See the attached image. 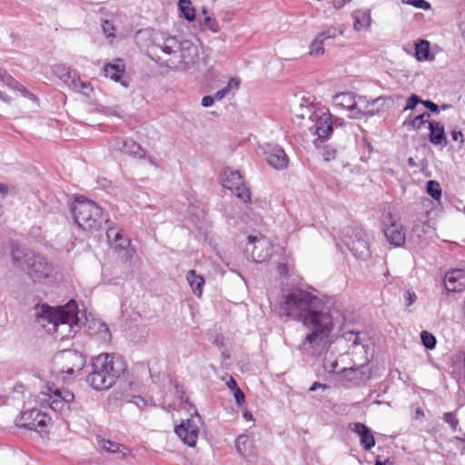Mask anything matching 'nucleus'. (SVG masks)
Returning a JSON list of instances; mask_svg holds the SVG:
<instances>
[{
    "mask_svg": "<svg viewBox=\"0 0 465 465\" xmlns=\"http://www.w3.org/2000/svg\"><path fill=\"white\" fill-rule=\"evenodd\" d=\"M312 121L315 123L316 134L322 139L327 138L333 130L331 116L329 113H315L312 115Z\"/></svg>",
    "mask_w": 465,
    "mask_h": 465,
    "instance_id": "nucleus-20",
    "label": "nucleus"
},
{
    "mask_svg": "<svg viewBox=\"0 0 465 465\" xmlns=\"http://www.w3.org/2000/svg\"><path fill=\"white\" fill-rule=\"evenodd\" d=\"M204 25L213 33H218L220 30L217 21L213 20L211 17L206 16L204 18Z\"/></svg>",
    "mask_w": 465,
    "mask_h": 465,
    "instance_id": "nucleus-50",
    "label": "nucleus"
},
{
    "mask_svg": "<svg viewBox=\"0 0 465 465\" xmlns=\"http://www.w3.org/2000/svg\"><path fill=\"white\" fill-rule=\"evenodd\" d=\"M403 4L411 5L416 8H420L422 10L430 9V5L429 2L425 0H401Z\"/></svg>",
    "mask_w": 465,
    "mask_h": 465,
    "instance_id": "nucleus-45",
    "label": "nucleus"
},
{
    "mask_svg": "<svg viewBox=\"0 0 465 465\" xmlns=\"http://www.w3.org/2000/svg\"><path fill=\"white\" fill-rule=\"evenodd\" d=\"M344 243L357 258L364 260L370 256L369 242L363 232L353 231L351 235L344 239Z\"/></svg>",
    "mask_w": 465,
    "mask_h": 465,
    "instance_id": "nucleus-16",
    "label": "nucleus"
},
{
    "mask_svg": "<svg viewBox=\"0 0 465 465\" xmlns=\"http://www.w3.org/2000/svg\"><path fill=\"white\" fill-rule=\"evenodd\" d=\"M46 392L48 396V402L52 410L58 412L70 411V404L74 400V395L68 390L54 388V386L47 385Z\"/></svg>",
    "mask_w": 465,
    "mask_h": 465,
    "instance_id": "nucleus-11",
    "label": "nucleus"
},
{
    "mask_svg": "<svg viewBox=\"0 0 465 465\" xmlns=\"http://www.w3.org/2000/svg\"><path fill=\"white\" fill-rule=\"evenodd\" d=\"M38 322L47 332L64 339L77 331L78 310L75 302L58 308L47 307L39 315Z\"/></svg>",
    "mask_w": 465,
    "mask_h": 465,
    "instance_id": "nucleus-3",
    "label": "nucleus"
},
{
    "mask_svg": "<svg viewBox=\"0 0 465 465\" xmlns=\"http://www.w3.org/2000/svg\"><path fill=\"white\" fill-rule=\"evenodd\" d=\"M350 429L359 435L360 443L366 450H370L375 445V439L369 427L361 422H355L349 425Z\"/></svg>",
    "mask_w": 465,
    "mask_h": 465,
    "instance_id": "nucleus-21",
    "label": "nucleus"
},
{
    "mask_svg": "<svg viewBox=\"0 0 465 465\" xmlns=\"http://www.w3.org/2000/svg\"><path fill=\"white\" fill-rule=\"evenodd\" d=\"M426 191L428 194H430L436 201H439L441 197L440 184L434 180H430L427 183Z\"/></svg>",
    "mask_w": 465,
    "mask_h": 465,
    "instance_id": "nucleus-37",
    "label": "nucleus"
},
{
    "mask_svg": "<svg viewBox=\"0 0 465 465\" xmlns=\"http://www.w3.org/2000/svg\"><path fill=\"white\" fill-rule=\"evenodd\" d=\"M322 156H323L324 161H326V162L333 160L336 157V150L332 149L330 146H326L323 148Z\"/></svg>",
    "mask_w": 465,
    "mask_h": 465,
    "instance_id": "nucleus-48",
    "label": "nucleus"
},
{
    "mask_svg": "<svg viewBox=\"0 0 465 465\" xmlns=\"http://www.w3.org/2000/svg\"><path fill=\"white\" fill-rule=\"evenodd\" d=\"M199 57L200 50L197 44L191 40H181L179 58L170 59L169 64H172V70L185 72L196 66Z\"/></svg>",
    "mask_w": 465,
    "mask_h": 465,
    "instance_id": "nucleus-8",
    "label": "nucleus"
},
{
    "mask_svg": "<svg viewBox=\"0 0 465 465\" xmlns=\"http://www.w3.org/2000/svg\"><path fill=\"white\" fill-rule=\"evenodd\" d=\"M175 433L184 444L194 447L198 440L199 427L193 420H187L175 427Z\"/></svg>",
    "mask_w": 465,
    "mask_h": 465,
    "instance_id": "nucleus-17",
    "label": "nucleus"
},
{
    "mask_svg": "<svg viewBox=\"0 0 465 465\" xmlns=\"http://www.w3.org/2000/svg\"><path fill=\"white\" fill-rule=\"evenodd\" d=\"M278 272L281 275H285L288 273V266L284 263H280L278 265Z\"/></svg>",
    "mask_w": 465,
    "mask_h": 465,
    "instance_id": "nucleus-59",
    "label": "nucleus"
},
{
    "mask_svg": "<svg viewBox=\"0 0 465 465\" xmlns=\"http://www.w3.org/2000/svg\"><path fill=\"white\" fill-rule=\"evenodd\" d=\"M234 399L238 405H241L243 403V401L245 400V396L240 388H236V390L234 391Z\"/></svg>",
    "mask_w": 465,
    "mask_h": 465,
    "instance_id": "nucleus-52",
    "label": "nucleus"
},
{
    "mask_svg": "<svg viewBox=\"0 0 465 465\" xmlns=\"http://www.w3.org/2000/svg\"><path fill=\"white\" fill-rule=\"evenodd\" d=\"M129 402L134 404L140 411H145L154 405L151 399H145L139 395L133 396Z\"/></svg>",
    "mask_w": 465,
    "mask_h": 465,
    "instance_id": "nucleus-36",
    "label": "nucleus"
},
{
    "mask_svg": "<svg viewBox=\"0 0 465 465\" xmlns=\"http://www.w3.org/2000/svg\"><path fill=\"white\" fill-rule=\"evenodd\" d=\"M91 367L86 382L96 391L110 389L126 370L122 357L114 353H100L94 357Z\"/></svg>",
    "mask_w": 465,
    "mask_h": 465,
    "instance_id": "nucleus-2",
    "label": "nucleus"
},
{
    "mask_svg": "<svg viewBox=\"0 0 465 465\" xmlns=\"http://www.w3.org/2000/svg\"><path fill=\"white\" fill-rule=\"evenodd\" d=\"M75 223L84 231L99 229L103 223V210L94 202L84 197L76 199L72 207Z\"/></svg>",
    "mask_w": 465,
    "mask_h": 465,
    "instance_id": "nucleus-6",
    "label": "nucleus"
},
{
    "mask_svg": "<svg viewBox=\"0 0 465 465\" xmlns=\"http://www.w3.org/2000/svg\"><path fill=\"white\" fill-rule=\"evenodd\" d=\"M345 31V26L342 25H340L338 27L335 26H330L325 31L319 33L322 37H323V40L335 38L337 35H342Z\"/></svg>",
    "mask_w": 465,
    "mask_h": 465,
    "instance_id": "nucleus-35",
    "label": "nucleus"
},
{
    "mask_svg": "<svg viewBox=\"0 0 465 465\" xmlns=\"http://www.w3.org/2000/svg\"><path fill=\"white\" fill-rule=\"evenodd\" d=\"M429 140L432 144H447L444 126L439 122H429Z\"/></svg>",
    "mask_w": 465,
    "mask_h": 465,
    "instance_id": "nucleus-26",
    "label": "nucleus"
},
{
    "mask_svg": "<svg viewBox=\"0 0 465 465\" xmlns=\"http://www.w3.org/2000/svg\"><path fill=\"white\" fill-rule=\"evenodd\" d=\"M186 279L193 292L197 297H201L203 294V285L205 283L204 279L201 275L196 274L194 270L188 272Z\"/></svg>",
    "mask_w": 465,
    "mask_h": 465,
    "instance_id": "nucleus-29",
    "label": "nucleus"
},
{
    "mask_svg": "<svg viewBox=\"0 0 465 465\" xmlns=\"http://www.w3.org/2000/svg\"><path fill=\"white\" fill-rule=\"evenodd\" d=\"M356 94L352 93H341L333 97L334 104L349 111L350 114H353Z\"/></svg>",
    "mask_w": 465,
    "mask_h": 465,
    "instance_id": "nucleus-27",
    "label": "nucleus"
},
{
    "mask_svg": "<svg viewBox=\"0 0 465 465\" xmlns=\"http://www.w3.org/2000/svg\"><path fill=\"white\" fill-rule=\"evenodd\" d=\"M450 135L453 141L463 143V134L460 131H452Z\"/></svg>",
    "mask_w": 465,
    "mask_h": 465,
    "instance_id": "nucleus-55",
    "label": "nucleus"
},
{
    "mask_svg": "<svg viewBox=\"0 0 465 465\" xmlns=\"http://www.w3.org/2000/svg\"><path fill=\"white\" fill-rule=\"evenodd\" d=\"M421 102L422 100H420L419 96H417L416 94H412L408 99L407 105L404 107V111L413 110L415 106Z\"/></svg>",
    "mask_w": 465,
    "mask_h": 465,
    "instance_id": "nucleus-49",
    "label": "nucleus"
},
{
    "mask_svg": "<svg viewBox=\"0 0 465 465\" xmlns=\"http://www.w3.org/2000/svg\"><path fill=\"white\" fill-rule=\"evenodd\" d=\"M264 154L268 164L276 170H284L289 165V158L286 153L278 145H268Z\"/></svg>",
    "mask_w": 465,
    "mask_h": 465,
    "instance_id": "nucleus-18",
    "label": "nucleus"
},
{
    "mask_svg": "<svg viewBox=\"0 0 465 465\" xmlns=\"http://www.w3.org/2000/svg\"><path fill=\"white\" fill-rule=\"evenodd\" d=\"M240 85V80L237 78H232L226 84V86L219 91H217L213 95L214 101H220L223 99L232 89H238Z\"/></svg>",
    "mask_w": 465,
    "mask_h": 465,
    "instance_id": "nucleus-34",
    "label": "nucleus"
},
{
    "mask_svg": "<svg viewBox=\"0 0 465 465\" xmlns=\"http://www.w3.org/2000/svg\"><path fill=\"white\" fill-rule=\"evenodd\" d=\"M444 285L448 292H462L465 289V270L453 269L447 272Z\"/></svg>",
    "mask_w": 465,
    "mask_h": 465,
    "instance_id": "nucleus-19",
    "label": "nucleus"
},
{
    "mask_svg": "<svg viewBox=\"0 0 465 465\" xmlns=\"http://www.w3.org/2000/svg\"><path fill=\"white\" fill-rule=\"evenodd\" d=\"M272 244L263 235L249 236L245 245V254L255 262H264L272 255Z\"/></svg>",
    "mask_w": 465,
    "mask_h": 465,
    "instance_id": "nucleus-9",
    "label": "nucleus"
},
{
    "mask_svg": "<svg viewBox=\"0 0 465 465\" xmlns=\"http://www.w3.org/2000/svg\"><path fill=\"white\" fill-rule=\"evenodd\" d=\"M227 385L233 391L236 390V388H238L237 383L232 377H230V380L227 382Z\"/></svg>",
    "mask_w": 465,
    "mask_h": 465,
    "instance_id": "nucleus-60",
    "label": "nucleus"
},
{
    "mask_svg": "<svg viewBox=\"0 0 465 465\" xmlns=\"http://www.w3.org/2000/svg\"><path fill=\"white\" fill-rule=\"evenodd\" d=\"M324 41L325 40H323V37H322V35L317 34L316 36L314 37V39L312 40V42L310 45L309 54L312 55V56H314V57H319V56L323 55V54H324V47H323Z\"/></svg>",
    "mask_w": 465,
    "mask_h": 465,
    "instance_id": "nucleus-32",
    "label": "nucleus"
},
{
    "mask_svg": "<svg viewBox=\"0 0 465 465\" xmlns=\"http://www.w3.org/2000/svg\"><path fill=\"white\" fill-rule=\"evenodd\" d=\"M319 388H322V389H326L327 388V385L325 384H322L321 382H318V381H315L312 383V385L310 387L309 391H315L317 389Z\"/></svg>",
    "mask_w": 465,
    "mask_h": 465,
    "instance_id": "nucleus-57",
    "label": "nucleus"
},
{
    "mask_svg": "<svg viewBox=\"0 0 465 465\" xmlns=\"http://www.w3.org/2000/svg\"><path fill=\"white\" fill-rule=\"evenodd\" d=\"M383 232L387 241L397 247L405 242V232L402 225L398 224L391 213L384 214L382 219Z\"/></svg>",
    "mask_w": 465,
    "mask_h": 465,
    "instance_id": "nucleus-13",
    "label": "nucleus"
},
{
    "mask_svg": "<svg viewBox=\"0 0 465 465\" xmlns=\"http://www.w3.org/2000/svg\"><path fill=\"white\" fill-rule=\"evenodd\" d=\"M54 361L58 371L68 375L80 371L85 365V358L81 353L72 350L60 351L55 355Z\"/></svg>",
    "mask_w": 465,
    "mask_h": 465,
    "instance_id": "nucleus-10",
    "label": "nucleus"
},
{
    "mask_svg": "<svg viewBox=\"0 0 465 465\" xmlns=\"http://www.w3.org/2000/svg\"><path fill=\"white\" fill-rule=\"evenodd\" d=\"M8 193V186L5 183H0V193L5 196Z\"/></svg>",
    "mask_w": 465,
    "mask_h": 465,
    "instance_id": "nucleus-61",
    "label": "nucleus"
},
{
    "mask_svg": "<svg viewBox=\"0 0 465 465\" xmlns=\"http://www.w3.org/2000/svg\"><path fill=\"white\" fill-rule=\"evenodd\" d=\"M421 342L424 347L428 350H432L435 348L437 341L433 334L427 331H423L420 333Z\"/></svg>",
    "mask_w": 465,
    "mask_h": 465,
    "instance_id": "nucleus-39",
    "label": "nucleus"
},
{
    "mask_svg": "<svg viewBox=\"0 0 465 465\" xmlns=\"http://www.w3.org/2000/svg\"><path fill=\"white\" fill-rule=\"evenodd\" d=\"M351 351L341 353L337 356L333 351H327L323 361H322V368L324 372L333 375L335 380L338 381L341 377L342 371L341 367L343 364H347L349 361H351Z\"/></svg>",
    "mask_w": 465,
    "mask_h": 465,
    "instance_id": "nucleus-14",
    "label": "nucleus"
},
{
    "mask_svg": "<svg viewBox=\"0 0 465 465\" xmlns=\"http://www.w3.org/2000/svg\"><path fill=\"white\" fill-rule=\"evenodd\" d=\"M282 310L309 331L298 347L302 353L316 355L326 348L333 329V317L322 299L307 291L292 289L283 295Z\"/></svg>",
    "mask_w": 465,
    "mask_h": 465,
    "instance_id": "nucleus-1",
    "label": "nucleus"
},
{
    "mask_svg": "<svg viewBox=\"0 0 465 465\" xmlns=\"http://www.w3.org/2000/svg\"><path fill=\"white\" fill-rule=\"evenodd\" d=\"M102 29H103V32L106 38H108V39L114 38L115 28L110 21L104 20L102 24Z\"/></svg>",
    "mask_w": 465,
    "mask_h": 465,
    "instance_id": "nucleus-44",
    "label": "nucleus"
},
{
    "mask_svg": "<svg viewBox=\"0 0 465 465\" xmlns=\"http://www.w3.org/2000/svg\"><path fill=\"white\" fill-rule=\"evenodd\" d=\"M53 72L56 76H58L63 81L64 77L68 78L70 69L64 65L57 64L54 66Z\"/></svg>",
    "mask_w": 465,
    "mask_h": 465,
    "instance_id": "nucleus-47",
    "label": "nucleus"
},
{
    "mask_svg": "<svg viewBox=\"0 0 465 465\" xmlns=\"http://www.w3.org/2000/svg\"><path fill=\"white\" fill-rule=\"evenodd\" d=\"M77 75L76 72L70 70V74H68V78L64 77L63 82L69 86L70 82Z\"/></svg>",
    "mask_w": 465,
    "mask_h": 465,
    "instance_id": "nucleus-56",
    "label": "nucleus"
},
{
    "mask_svg": "<svg viewBox=\"0 0 465 465\" xmlns=\"http://www.w3.org/2000/svg\"><path fill=\"white\" fill-rule=\"evenodd\" d=\"M248 443V437L246 435H240L235 440V448L237 450V452L242 455L245 456L246 454V444Z\"/></svg>",
    "mask_w": 465,
    "mask_h": 465,
    "instance_id": "nucleus-42",
    "label": "nucleus"
},
{
    "mask_svg": "<svg viewBox=\"0 0 465 465\" xmlns=\"http://www.w3.org/2000/svg\"><path fill=\"white\" fill-rule=\"evenodd\" d=\"M404 296H405V300L407 302H406L407 306H411V304H413L417 299L415 292H413L411 291H407Z\"/></svg>",
    "mask_w": 465,
    "mask_h": 465,
    "instance_id": "nucleus-51",
    "label": "nucleus"
},
{
    "mask_svg": "<svg viewBox=\"0 0 465 465\" xmlns=\"http://www.w3.org/2000/svg\"><path fill=\"white\" fill-rule=\"evenodd\" d=\"M50 420V417L40 410L31 409L21 414L18 425L28 430H43Z\"/></svg>",
    "mask_w": 465,
    "mask_h": 465,
    "instance_id": "nucleus-15",
    "label": "nucleus"
},
{
    "mask_svg": "<svg viewBox=\"0 0 465 465\" xmlns=\"http://www.w3.org/2000/svg\"><path fill=\"white\" fill-rule=\"evenodd\" d=\"M118 64H107L104 67V74L114 82L120 83L123 86L127 87V84L123 80L125 73L124 64L122 60H118Z\"/></svg>",
    "mask_w": 465,
    "mask_h": 465,
    "instance_id": "nucleus-24",
    "label": "nucleus"
},
{
    "mask_svg": "<svg viewBox=\"0 0 465 465\" xmlns=\"http://www.w3.org/2000/svg\"><path fill=\"white\" fill-rule=\"evenodd\" d=\"M223 187L231 190L235 195L243 202L250 200V192L243 183V179L238 171L226 168L222 176Z\"/></svg>",
    "mask_w": 465,
    "mask_h": 465,
    "instance_id": "nucleus-12",
    "label": "nucleus"
},
{
    "mask_svg": "<svg viewBox=\"0 0 465 465\" xmlns=\"http://www.w3.org/2000/svg\"><path fill=\"white\" fill-rule=\"evenodd\" d=\"M351 0H333V6L336 9H340L345 5L346 3L350 2Z\"/></svg>",
    "mask_w": 465,
    "mask_h": 465,
    "instance_id": "nucleus-58",
    "label": "nucleus"
},
{
    "mask_svg": "<svg viewBox=\"0 0 465 465\" xmlns=\"http://www.w3.org/2000/svg\"><path fill=\"white\" fill-rule=\"evenodd\" d=\"M116 148L122 153L129 155L137 156L143 158L144 152L139 143H135L132 139H123L116 143Z\"/></svg>",
    "mask_w": 465,
    "mask_h": 465,
    "instance_id": "nucleus-25",
    "label": "nucleus"
},
{
    "mask_svg": "<svg viewBox=\"0 0 465 465\" xmlns=\"http://www.w3.org/2000/svg\"><path fill=\"white\" fill-rule=\"evenodd\" d=\"M0 99L5 103H10L11 98L0 90Z\"/></svg>",
    "mask_w": 465,
    "mask_h": 465,
    "instance_id": "nucleus-62",
    "label": "nucleus"
},
{
    "mask_svg": "<svg viewBox=\"0 0 465 465\" xmlns=\"http://www.w3.org/2000/svg\"><path fill=\"white\" fill-rule=\"evenodd\" d=\"M381 100L383 99L381 97H379L370 102L365 96L356 95L353 114H349V116L351 118L360 119L362 116L373 115L374 112L369 109V107L379 103Z\"/></svg>",
    "mask_w": 465,
    "mask_h": 465,
    "instance_id": "nucleus-22",
    "label": "nucleus"
},
{
    "mask_svg": "<svg viewBox=\"0 0 465 465\" xmlns=\"http://www.w3.org/2000/svg\"><path fill=\"white\" fill-rule=\"evenodd\" d=\"M442 419L446 423H448L450 426L453 431L458 430L460 422L459 420L457 419L455 412H446L443 414Z\"/></svg>",
    "mask_w": 465,
    "mask_h": 465,
    "instance_id": "nucleus-41",
    "label": "nucleus"
},
{
    "mask_svg": "<svg viewBox=\"0 0 465 465\" xmlns=\"http://www.w3.org/2000/svg\"><path fill=\"white\" fill-rule=\"evenodd\" d=\"M375 465H393V463L390 460L381 461L380 459H377Z\"/></svg>",
    "mask_w": 465,
    "mask_h": 465,
    "instance_id": "nucleus-64",
    "label": "nucleus"
},
{
    "mask_svg": "<svg viewBox=\"0 0 465 465\" xmlns=\"http://www.w3.org/2000/svg\"><path fill=\"white\" fill-rule=\"evenodd\" d=\"M344 338L352 342L351 356V361L341 367L342 373L338 381L345 386H358L369 380L371 376L367 368L370 361L367 349L361 343L359 332H346Z\"/></svg>",
    "mask_w": 465,
    "mask_h": 465,
    "instance_id": "nucleus-4",
    "label": "nucleus"
},
{
    "mask_svg": "<svg viewBox=\"0 0 465 465\" xmlns=\"http://www.w3.org/2000/svg\"><path fill=\"white\" fill-rule=\"evenodd\" d=\"M178 5L180 12L187 21L193 22L195 19V9L190 0H180Z\"/></svg>",
    "mask_w": 465,
    "mask_h": 465,
    "instance_id": "nucleus-31",
    "label": "nucleus"
},
{
    "mask_svg": "<svg viewBox=\"0 0 465 465\" xmlns=\"http://www.w3.org/2000/svg\"><path fill=\"white\" fill-rule=\"evenodd\" d=\"M111 245L118 253L119 258L123 262H128L132 260L134 254V250L131 248V241L129 238L123 234L117 241L113 242Z\"/></svg>",
    "mask_w": 465,
    "mask_h": 465,
    "instance_id": "nucleus-23",
    "label": "nucleus"
},
{
    "mask_svg": "<svg viewBox=\"0 0 465 465\" xmlns=\"http://www.w3.org/2000/svg\"><path fill=\"white\" fill-rule=\"evenodd\" d=\"M430 55V43L427 40H420L415 45V56L417 60H428Z\"/></svg>",
    "mask_w": 465,
    "mask_h": 465,
    "instance_id": "nucleus-33",
    "label": "nucleus"
},
{
    "mask_svg": "<svg viewBox=\"0 0 465 465\" xmlns=\"http://www.w3.org/2000/svg\"><path fill=\"white\" fill-rule=\"evenodd\" d=\"M68 87L75 92L82 93L87 97H90L94 91L90 83L82 81L78 74L70 82V85Z\"/></svg>",
    "mask_w": 465,
    "mask_h": 465,
    "instance_id": "nucleus-30",
    "label": "nucleus"
},
{
    "mask_svg": "<svg viewBox=\"0 0 465 465\" xmlns=\"http://www.w3.org/2000/svg\"><path fill=\"white\" fill-rule=\"evenodd\" d=\"M99 445L103 450L109 453H119L123 458L131 455V450L128 448L109 440H101Z\"/></svg>",
    "mask_w": 465,
    "mask_h": 465,
    "instance_id": "nucleus-28",
    "label": "nucleus"
},
{
    "mask_svg": "<svg viewBox=\"0 0 465 465\" xmlns=\"http://www.w3.org/2000/svg\"><path fill=\"white\" fill-rule=\"evenodd\" d=\"M351 16H352V19L354 21V24H353L354 30L360 31L363 27V25L361 23V19H364V18H368L369 19L370 15H369V13L367 11L357 10V11L352 13Z\"/></svg>",
    "mask_w": 465,
    "mask_h": 465,
    "instance_id": "nucleus-38",
    "label": "nucleus"
},
{
    "mask_svg": "<svg viewBox=\"0 0 465 465\" xmlns=\"http://www.w3.org/2000/svg\"><path fill=\"white\" fill-rule=\"evenodd\" d=\"M430 117V114L429 113H423L420 115H417L411 123V125L413 128L420 129L425 123L429 122V118Z\"/></svg>",
    "mask_w": 465,
    "mask_h": 465,
    "instance_id": "nucleus-43",
    "label": "nucleus"
},
{
    "mask_svg": "<svg viewBox=\"0 0 465 465\" xmlns=\"http://www.w3.org/2000/svg\"><path fill=\"white\" fill-rule=\"evenodd\" d=\"M97 324H98V326H97L96 334L98 336V339H100L104 342L110 341H111V332H110L107 325L105 323L100 322Z\"/></svg>",
    "mask_w": 465,
    "mask_h": 465,
    "instance_id": "nucleus-40",
    "label": "nucleus"
},
{
    "mask_svg": "<svg viewBox=\"0 0 465 465\" xmlns=\"http://www.w3.org/2000/svg\"><path fill=\"white\" fill-rule=\"evenodd\" d=\"M21 92L24 94L25 96H27L28 98H30L32 100L36 99V97L32 93L25 90V88L21 89Z\"/></svg>",
    "mask_w": 465,
    "mask_h": 465,
    "instance_id": "nucleus-63",
    "label": "nucleus"
},
{
    "mask_svg": "<svg viewBox=\"0 0 465 465\" xmlns=\"http://www.w3.org/2000/svg\"><path fill=\"white\" fill-rule=\"evenodd\" d=\"M11 261L15 268L23 271L34 282L54 279L55 271L53 262L30 249L13 247Z\"/></svg>",
    "mask_w": 465,
    "mask_h": 465,
    "instance_id": "nucleus-5",
    "label": "nucleus"
},
{
    "mask_svg": "<svg viewBox=\"0 0 465 465\" xmlns=\"http://www.w3.org/2000/svg\"><path fill=\"white\" fill-rule=\"evenodd\" d=\"M181 40L175 36L161 35L154 39L153 54L162 66L171 69L170 59L179 58Z\"/></svg>",
    "mask_w": 465,
    "mask_h": 465,
    "instance_id": "nucleus-7",
    "label": "nucleus"
},
{
    "mask_svg": "<svg viewBox=\"0 0 465 465\" xmlns=\"http://www.w3.org/2000/svg\"><path fill=\"white\" fill-rule=\"evenodd\" d=\"M122 235V231L115 227H109L106 231V236L111 244L117 241Z\"/></svg>",
    "mask_w": 465,
    "mask_h": 465,
    "instance_id": "nucleus-46",
    "label": "nucleus"
},
{
    "mask_svg": "<svg viewBox=\"0 0 465 465\" xmlns=\"http://www.w3.org/2000/svg\"><path fill=\"white\" fill-rule=\"evenodd\" d=\"M421 104L430 112L439 113V106L431 101H422Z\"/></svg>",
    "mask_w": 465,
    "mask_h": 465,
    "instance_id": "nucleus-53",
    "label": "nucleus"
},
{
    "mask_svg": "<svg viewBox=\"0 0 465 465\" xmlns=\"http://www.w3.org/2000/svg\"><path fill=\"white\" fill-rule=\"evenodd\" d=\"M214 103V98L212 95H206L202 99V105L203 107H209Z\"/></svg>",
    "mask_w": 465,
    "mask_h": 465,
    "instance_id": "nucleus-54",
    "label": "nucleus"
}]
</instances>
